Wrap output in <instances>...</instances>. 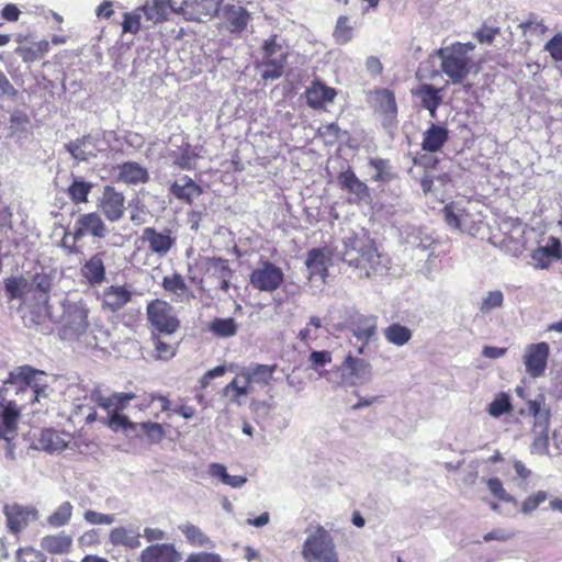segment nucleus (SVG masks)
<instances>
[{"instance_id":"1","label":"nucleus","mask_w":562,"mask_h":562,"mask_svg":"<svg viewBox=\"0 0 562 562\" xmlns=\"http://www.w3.org/2000/svg\"><path fill=\"white\" fill-rule=\"evenodd\" d=\"M337 251L345 263L359 271L360 277L370 278L383 271L375 244L366 234L349 232L344 236Z\"/></svg>"},{"instance_id":"2","label":"nucleus","mask_w":562,"mask_h":562,"mask_svg":"<svg viewBox=\"0 0 562 562\" xmlns=\"http://www.w3.org/2000/svg\"><path fill=\"white\" fill-rule=\"evenodd\" d=\"M133 398H135L134 393H113L105 396L100 390L91 392V401L108 413L103 424L114 431H136L137 423L131 422L123 414Z\"/></svg>"},{"instance_id":"3","label":"nucleus","mask_w":562,"mask_h":562,"mask_svg":"<svg viewBox=\"0 0 562 562\" xmlns=\"http://www.w3.org/2000/svg\"><path fill=\"white\" fill-rule=\"evenodd\" d=\"M475 45L472 42H456L441 47L437 55L441 61V71L451 79L452 83H461L470 74L472 67L471 53Z\"/></svg>"},{"instance_id":"4","label":"nucleus","mask_w":562,"mask_h":562,"mask_svg":"<svg viewBox=\"0 0 562 562\" xmlns=\"http://www.w3.org/2000/svg\"><path fill=\"white\" fill-rule=\"evenodd\" d=\"M302 544L303 562H339L334 539L323 526H310Z\"/></svg>"},{"instance_id":"5","label":"nucleus","mask_w":562,"mask_h":562,"mask_svg":"<svg viewBox=\"0 0 562 562\" xmlns=\"http://www.w3.org/2000/svg\"><path fill=\"white\" fill-rule=\"evenodd\" d=\"M443 215L446 223L452 229L469 235H475L480 231L482 216L476 211L475 203L471 201H458L446 205Z\"/></svg>"},{"instance_id":"6","label":"nucleus","mask_w":562,"mask_h":562,"mask_svg":"<svg viewBox=\"0 0 562 562\" xmlns=\"http://www.w3.org/2000/svg\"><path fill=\"white\" fill-rule=\"evenodd\" d=\"M109 233L106 225L104 224L101 215L97 212L80 214L74 224V232H66L61 246L67 249L69 254L78 251L76 243L85 238L86 236H92L94 238H104Z\"/></svg>"},{"instance_id":"7","label":"nucleus","mask_w":562,"mask_h":562,"mask_svg":"<svg viewBox=\"0 0 562 562\" xmlns=\"http://www.w3.org/2000/svg\"><path fill=\"white\" fill-rule=\"evenodd\" d=\"M89 308L82 301H66L61 317V335L65 339L80 338L88 329Z\"/></svg>"},{"instance_id":"8","label":"nucleus","mask_w":562,"mask_h":562,"mask_svg":"<svg viewBox=\"0 0 562 562\" xmlns=\"http://www.w3.org/2000/svg\"><path fill=\"white\" fill-rule=\"evenodd\" d=\"M148 323L160 334L172 335L180 328L175 307L160 299L150 301L146 306Z\"/></svg>"},{"instance_id":"9","label":"nucleus","mask_w":562,"mask_h":562,"mask_svg":"<svg viewBox=\"0 0 562 562\" xmlns=\"http://www.w3.org/2000/svg\"><path fill=\"white\" fill-rule=\"evenodd\" d=\"M288 52L277 42V37H271L262 46V59L258 65L260 76L263 80H276L283 74Z\"/></svg>"},{"instance_id":"10","label":"nucleus","mask_w":562,"mask_h":562,"mask_svg":"<svg viewBox=\"0 0 562 562\" xmlns=\"http://www.w3.org/2000/svg\"><path fill=\"white\" fill-rule=\"evenodd\" d=\"M340 385L353 387L372 381L373 371L371 363L351 353H348L338 367Z\"/></svg>"},{"instance_id":"11","label":"nucleus","mask_w":562,"mask_h":562,"mask_svg":"<svg viewBox=\"0 0 562 562\" xmlns=\"http://www.w3.org/2000/svg\"><path fill=\"white\" fill-rule=\"evenodd\" d=\"M550 356V346L544 341L529 344L522 353V363L526 373L538 379L544 375Z\"/></svg>"},{"instance_id":"12","label":"nucleus","mask_w":562,"mask_h":562,"mask_svg":"<svg viewBox=\"0 0 562 562\" xmlns=\"http://www.w3.org/2000/svg\"><path fill=\"white\" fill-rule=\"evenodd\" d=\"M562 260V244L555 236L542 238L530 255V265L537 270H547L553 262Z\"/></svg>"},{"instance_id":"13","label":"nucleus","mask_w":562,"mask_h":562,"mask_svg":"<svg viewBox=\"0 0 562 562\" xmlns=\"http://www.w3.org/2000/svg\"><path fill=\"white\" fill-rule=\"evenodd\" d=\"M12 383L24 382L33 390L35 401L47 397L48 375L46 372L36 370L30 366H22L10 373Z\"/></svg>"},{"instance_id":"14","label":"nucleus","mask_w":562,"mask_h":562,"mask_svg":"<svg viewBox=\"0 0 562 562\" xmlns=\"http://www.w3.org/2000/svg\"><path fill=\"white\" fill-rule=\"evenodd\" d=\"M283 281L284 273L282 269L269 261L261 262L250 274L252 288L263 292L276 291Z\"/></svg>"},{"instance_id":"15","label":"nucleus","mask_w":562,"mask_h":562,"mask_svg":"<svg viewBox=\"0 0 562 562\" xmlns=\"http://www.w3.org/2000/svg\"><path fill=\"white\" fill-rule=\"evenodd\" d=\"M221 2L222 0H184L175 12L182 14L186 20L202 22L218 13Z\"/></svg>"},{"instance_id":"16","label":"nucleus","mask_w":562,"mask_h":562,"mask_svg":"<svg viewBox=\"0 0 562 562\" xmlns=\"http://www.w3.org/2000/svg\"><path fill=\"white\" fill-rule=\"evenodd\" d=\"M8 528L16 533L23 530L30 522L38 518V510L34 506L9 504L3 508Z\"/></svg>"},{"instance_id":"17","label":"nucleus","mask_w":562,"mask_h":562,"mask_svg":"<svg viewBox=\"0 0 562 562\" xmlns=\"http://www.w3.org/2000/svg\"><path fill=\"white\" fill-rule=\"evenodd\" d=\"M223 25L231 33H239L250 21V13L238 3H227L218 11Z\"/></svg>"},{"instance_id":"18","label":"nucleus","mask_w":562,"mask_h":562,"mask_svg":"<svg viewBox=\"0 0 562 562\" xmlns=\"http://www.w3.org/2000/svg\"><path fill=\"white\" fill-rule=\"evenodd\" d=\"M67 150L77 161H88L99 151L105 150V143L94 136H86L66 145Z\"/></svg>"},{"instance_id":"19","label":"nucleus","mask_w":562,"mask_h":562,"mask_svg":"<svg viewBox=\"0 0 562 562\" xmlns=\"http://www.w3.org/2000/svg\"><path fill=\"white\" fill-rule=\"evenodd\" d=\"M147 244L151 252L159 257L166 256L175 245V238L170 231L158 232L154 227H146L140 237Z\"/></svg>"},{"instance_id":"20","label":"nucleus","mask_w":562,"mask_h":562,"mask_svg":"<svg viewBox=\"0 0 562 562\" xmlns=\"http://www.w3.org/2000/svg\"><path fill=\"white\" fill-rule=\"evenodd\" d=\"M503 231L505 235L503 243L508 251L515 257L521 255L526 249V225L517 220H513L503 225Z\"/></svg>"},{"instance_id":"21","label":"nucleus","mask_w":562,"mask_h":562,"mask_svg":"<svg viewBox=\"0 0 562 562\" xmlns=\"http://www.w3.org/2000/svg\"><path fill=\"white\" fill-rule=\"evenodd\" d=\"M99 206L109 221L116 222L124 214V196L113 187L106 186L100 199Z\"/></svg>"},{"instance_id":"22","label":"nucleus","mask_w":562,"mask_h":562,"mask_svg":"<svg viewBox=\"0 0 562 562\" xmlns=\"http://www.w3.org/2000/svg\"><path fill=\"white\" fill-rule=\"evenodd\" d=\"M305 265L311 280L324 282L330 265L329 252L325 249H312L308 251Z\"/></svg>"},{"instance_id":"23","label":"nucleus","mask_w":562,"mask_h":562,"mask_svg":"<svg viewBox=\"0 0 562 562\" xmlns=\"http://www.w3.org/2000/svg\"><path fill=\"white\" fill-rule=\"evenodd\" d=\"M161 285L164 290L172 296L173 302L184 303L194 299L193 293L180 273L173 272L169 276H165Z\"/></svg>"},{"instance_id":"24","label":"nucleus","mask_w":562,"mask_h":562,"mask_svg":"<svg viewBox=\"0 0 562 562\" xmlns=\"http://www.w3.org/2000/svg\"><path fill=\"white\" fill-rule=\"evenodd\" d=\"M180 560V553L168 543L151 544L144 549L139 557V562H179Z\"/></svg>"},{"instance_id":"25","label":"nucleus","mask_w":562,"mask_h":562,"mask_svg":"<svg viewBox=\"0 0 562 562\" xmlns=\"http://www.w3.org/2000/svg\"><path fill=\"white\" fill-rule=\"evenodd\" d=\"M114 177L117 181L137 184L148 180V171L145 167L135 161H127L114 167Z\"/></svg>"},{"instance_id":"26","label":"nucleus","mask_w":562,"mask_h":562,"mask_svg":"<svg viewBox=\"0 0 562 562\" xmlns=\"http://www.w3.org/2000/svg\"><path fill=\"white\" fill-rule=\"evenodd\" d=\"M0 416H1V425H0V438H3L7 441H10L13 438V435L16 429L20 411L18 406L9 402L7 405L3 404V397L0 394Z\"/></svg>"},{"instance_id":"27","label":"nucleus","mask_w":562,"mask_h":562,"mask_svg":"<svg viewBox=\"0 0 562 562\" xmlns=\"http://www.w3.org/2000/svg\"><path fill=\"white\" fill-rule=\"evenodd\" d=\"M20 45L15 48V54L22 57L23 61L32 63L43 58L49 50V42L42 40L30 42L25 36H19Z\"/></svg>"},{"instance_id":"28","label":"nucleus","mask_w":562,"mask_h":562,"mask_svg":"<svg viewBox=\"0 0 562 562\" xmlns=\"http://www.w3.org/2000/svg\"><path fill=\"white\" fill-rule=\"evenodd\" d=\"M276 369V364L254 363L241 369L240 371L249 383L251 391H254V385H268L273 379Z\"/></svg>"},{"instance_id":"29","label":"nucleus","mask_w":562,"mask_h":562,"mask_svg":"<svg viewBox=\"0 0 562 562\" xmlns=\"http://www.w3.org/2000/svg\"><path fill=\"white\" fill-rule=\"evenodd\" d=\"M104 252L100 251L91 256L81 267L82 277L90 284H100L105 279Z\"/></svg>"},{"instance_id":"30","label":"nucleus","mask_w":562,"mask_h":562,"mask_svg":"<svg viewBox=\"0 0 562 562\" xmlns=\"http://www.w3.org/2000/svg\"><path fill=\"white\" fill-rule=\"evenodd\" d=\"M132 300V293L123 285H111L102 293L103 306L111 312L124 307Z\"/></svg>"},{"instance_id":"31","label":"nucleus","mask_w":562,"mask_h":562,"mask_svg":"<svg viewBox=\"0 0 562 562\" xmlns=\"http://www.w3.org/2000/svg\"><path fill=\"white\" fill-rule=\"evenodd\" d=\"M449 132L445 126L431 124L423 134L422 148L428 153L439 151L447 143Z\"/></svg>"},{"instance_id":"32","label":"nucleus","mask_w":562,"mask_h":562,"mask_svg":"<svg viewBox=\"0 0 562 562\" xmlns=\"http://www.w3.org/2000/svg\"><path fill=\"white\" fill-rule=\"evenodd\" d=\"M207 474L216 483H222L232 488H241L247 483L244 475H232L227 472V468L218 462H212L207 467Z\"/></svg>"},{"instance_id":"33","label":"nucleus","mask_w":562,"mask_h":562,"mask_svg":"<svg viewBox=\"0 0 562 562\" xmlns=\"http://www.w3.org/2000/svg\"><path fill=\"white\" fill-rule=\"evenodd\" d=\"M71 437L54 429H45L41 432L38 446L47 452H60L69 443Z\"/></svg>"},{"instance_id":"34","label":"nucleus","mask_w":562,"mask_h":562,"mask_svg":"<svg viewBox=\"0 0 562 562\" xmlns=\"http://www.w3.org/2000/svg\"><path fill=\"white\" fill-rule=\"evenodd\" d=\"M351 330L352 336L358 341L370 344L371 341L375 340L378 336L376 318L373 316H360L355 322Z\"/></svg>"},{"instance_id":"35","label":"nucleus","mask_w":562,"mask_h":562,"mask_svg":"<svg viewBox=\"0 0 562 562\" xmlns=\"http://www.w3.org/2000/svg\"><path fill=\"white\" fill-rule=\"evenodd\" d=\"M109 540L113 546H123L130 549L140 547V533L132 527H116L110 531Z\"/></svg>"},{"instance_id":"36","label":"nucleus","mask_w":562,"mask_h":562,"mask_svg":"<svg viewBox=\"0 0 562 562\" xmlns=\"http://www.w3.org/2000/svg\"><path fill=\"white\" fill-rule=\"evenodd\" d=\"M335 97V89L321 82H314L306 91L307 103L314 109L323 108L326 103L333 102Z\"/></svg>"},{"instance_id":"37","label":"nucleus","mask_w":562,"mask_h":562,"mask_svg":"<svg viewBox=\"0 0 562 562\" xmlns=\"http://www.w3.org/2000/svg\"><path fill=\"white\" fill-rule=\"evenodd\" d=\"M171 193L179 200L188 203L202 193L201 188L188 176L179 178L171 184Z\"/></svg>"},{"instance_id":"38","label":"nucleus","mask_w":562,"mask_h":562,"mask_svg":"<svg viewBox=\"0 0 562 562\" xmlns=\"http://www.w3.org/2000/svg\"><path fill=\"white\" fill-rule=\"evenodd\" d=\"M72 546V538L65 532L45 536L41 541L44 551L52 554L68 553Z\"/></svg>"},{"instance_id":"39","label":"nucleus","mask_w":562,"mask_h":562,"mask_svg":"<svg viewBox=\"0 0 562 562\" xmlns=\"http://www.w3.org/2000/svg\"><path fill=\"white\" fill-rule=\"evenodd\" d=\"M175 11L171 0H151L140 7L143 14L153 23H159L167 19L168 10Z\"/></svg>"},{"instance_id":"40","label":"nucleus","mask_w":562,"mask_h":562,"mask_svg":"<svg viewBox=\"0 0 562 562\" xmlns=\"http://www.w3.org/2000/svg\"><path fill=\"white\" fill-rule=\"evenodd\" d=\"M338 180L342 188L353 193L359 200H363L369 196L367 184L360 181L352 170L348 169L340 172Z\"/></svg>"},{"instance_id":"41","label":"nucleus","mask_w":562,"mask_h":562,"mask_svg":"<svg viewBox=\"0 0 562 562\" xmlns=\"http://www.w3.org/2000/svg\"><path fill=\"white\" fill-rule=\"evenodd\" d=\"M440 92L441 89H437L431 85H423L417 91L423 106L429 111L432 119L436 117V111L442 101Z\"/></svg>"},{"instance_id":"42","label":"nucleus","mask_w":562,"mask_h":562,"mask_svg":"<svg viewBox=\"0 0 562 562\" xmlns=\"http://www.w3.org/2000/svg\"><path fill=\"white\" fill-rule=\"evenodd\" d=\"M251 387L241 371L224 389V395L229 396L231 401L240 405V397L250 394Z\"/></svg>"},{"instance_id":"43","label":"nucleus","mask_w":562,"mask_h":562,"mask_svg":"<svg viewBox=\"0 0 562 562\" xmlns=\"http://www.w3.org/2000/svg\"><path fill=\"white\" fill-rule=\"evenodd\" d=\"M180 531L186 536L188 542L194 547L214 548V542L198 527L192 524L179 526Z\"/></svg>"},{"instance_id":"44","label":"nucleus","mask_w":562,"mask_h":562,"mask_svg":"<svg viewBox=\"0 0 562 562\" xmlns=\"http://www.w3.org/2000/svg\"><path fill=\"white\" fill-rule=\"evenodd\" d=\"M209 330L217 337L228 338V337H233L237 334L238 324L232 317L214 318L209 324Z\"/></svg>"},{"instance_id":"45","label":"nucleus","mask_w":562,"mask_h":562,"mask_svg":"<svg viewBox=\"0 0 562 562\" xmlns=\"http://www.w3.org/2000/svg\"><path fill=\"white\" fill-rule=\"evenodd\" d=\"M5 292L10 300L26 301V295L32 292V285L24 278H10L4 284Z\"/></svg>"},{"instance_id":"46","label":"nucleus","mask_w":562,"mask_h":562,"mask_svg":"<svg viewBox=\"0 0 562 562\" xmlns=\"http://www.w3.org/2000/svg\"><path fill=\"white\" fill-rule=\"evenodd\" d=\"M74 506L65 501L47 517V524L54 528H60L69 524L72 516Z\"/></svg>"},{"instance_id":"47","label":"nucleus","mask_w":562,"mask_h":562,"mask_svg":"<svg viewBox=\"0 0 562 562\" xmlns=\"http://www.w3.org/2000/svg\"><path fill=\"white\" fill-rule=\"evenodd\" d=\"M93 184L89 181H85L80 177L74 178V181L68 188V195L71 201L76 204L85 203L88 201V195L91 192Z\"/></svg>"},{"instance_id":"48","label":"nucleus","mask_w":562,"mask_h":562,"mask_svg":"<svg viewBox=\"0 0 562 562\" xmlns=\"http://www.w3.org/2000/svg\"><path fill=\"white\" fill-rule=\"evenodd\" d=\"M384 337L390 344L401 347L411 340L412 331L400 324H392L384 329Z\"/></svg>"},{"instance_id":"49","label":"nucleus","mask_w":562,"mask_h":562,"mask_svg":"<svg viewBox=\"0 0 562 562\" xmlns=\"http://www.w3.org/2000/svg\"><path fill=\"white\" fill-rule=\"evenodd\" d=\"M376 102L379 110L389 119H394L397 112L394 94L387 90L382 89L376 92Z\"/></svg>"},{"instance_id":"50","label":"nucleus","mask_w":562,"mask_h":562,"mask_svg":"<svg viewBox=\"0 0 562 562\" xmlns=\"http://www.w3.org/2000/svg\"><path fill=\"white\" fill-rule=\"evenodd\" d=\"M513 409L510 397L507 393H498L488 404L486 412L494 418H498Z\"/></svg>"},{"instance_id":"51","label":"nucleus","mask_w":562,"mask_h":562,"mask_svg":"<svg viewBox=\"0 0 562 562\" xmlns=\"http://www.w3.org/2000/svg\"><path fill=\"white\" fill-rule=\"evenodd\" d=\"M322 329L323 324L321 318L312 316L306 326L299 331L297 338L305 345H308L319 338Z\"/></svg>"},{"instance_id":"52","label":"nucleus","mask_w":562,"mask_h":562,"mask_svg":"<svg viewBox=\"0 0 562 562\" xmlns=\"http://www.w3.org/2000/svg\"><path fill=\"white\" fill-rule=\"evenodd\" d=\"M206 278H214L216 281L220 278L231 277L232 271L227 262L223 259H206L205 261Z\"/></svg>"},{"instance_id":"53","label":"nucleus","mask_w":562,"mask_h":562,"mask_svg":"<svg viewBox=\"0 0 562 562\" xmlns=\"http://www.w3.org/2000/svg\"><path fill=\"white\" fill-rule=\"evenodd\" d=\"M151 339L155 349L154 358L156 360L168 361L176 356L177 346L175 344H169L156 335Z\"/></svg>"},{"instance_id":"54","label":"nucleus","mask_w":562,"mask_h":562,"mask_svg":"<svg viewBox=\"0 0 562 562\" xmlns=\"http://www.w3.org/2000/svg\"><path fill=\"white\" fill-rule=\"evenodd\" d=\"M504 303V294L499 290L488 291L482 299L479 310L483 314H488L493 310L499 308Z\"/></svg>"},{"instance_id":"55","label":"nucleus","mask_w":562,"mask_h":562,"mask_svg":"<svg viewBox=\"0 0 562 562\" xmlns=\"http://www.w3.org/2000/svg\"><path fill=\"white\" fill-rule=\"evenodd\" d=\"M138 427L147 437L150 443H159L165 437L166 431L164 427L154 422L137 423Z\"/></svg>"},{"instance_id":"56","label":"nucleus","mask_w":562,"mask_h":562,"mask_svg":"<svg viewBox=\"0 0 562 562\" xmlns=\"http://www.w3.org/2000/svg\"><path fill=\"white\" fill-rule=\"evenodd\" d=\"M352 31L353 27L349 24V18L339 16L333 34L336 43L344 45L350 42L352 38Z\"/></svg>"},{"instance_id":"57","label":"nucleus","mask_w":562,"mask_h":562,"mask_svg":"<svg viewBox=\"0 0 562 562\" xmlns=\"http://www.w3.org/2000/svg\"><path fill=\"white\" fill-rule=\"evenodd\" d=\"M142 13L140 7L133 12L124 13V21L122 23L124 33L136 34L139 31Z\"/></svg>"},{"instance_id":"58","label":"nucleus","mask_w":562,"mask_h":562,"mask_svg":"<svg viewBox=\"0 0 562 562\" xmlns=\"http://www.w3.org/2000/svg\"><path fill=\"white\" fill-rule=\"evenodd\" d=\"M486 485L491 494L498 499L506 502V503H515L516 499L514 496L508 494L506 490L503 486V483L497 477H492L486 481Z\"/></svg>"},{"instance_id":"59","label":"nucleus","mask_w":562,"mask_h":562,"mask_svg":"<svg viewBox=\"0 0 562 562\" xmlns=\"http://www.w3.org/2000/svg\"><path fill=\"white\" fill-rule=\"evenodd\" d=\"M32 285V291L38 292L37 301L46 304L49 299V291L52 288L50 280L45 276H37Z\"/></svg>"},{"instance_id":"60","label":"nucleus","mask_w":562,"mask_h":562,"mask_svg":"<svg viewBox=\"0 0 562 562\" xmlns=\"http://www.w3.org/2000/svg\"><path fill=\"white\" fill-rule=\"evenodd\" d=\"M499 32V26L491 25L487 22H484L482 26L475 32L474 36L481 44H492Z\"/></svg>"},{"instance_id":"61","label":"nucleus","mask_w":562,"mask_h":562,"mask_svg":"<svg viewBox=\"0 0 562 562\" xmlns=\"http://www.w3.org/2000/svg\"><path fill=\"white\" fill-rule=\"evenodd\" d=\"M83 519L89 525H112L115 521L114 515L102 514L91 509L85 512Z\"/></svg>"},{"instance_id":"62","label":"nucleus","mask_w":562,"mask_h":562,"mask_svg":"<svg viewBox=\"0 0 562 562\" xmlns=\"http://www.w3.org/2000/svg\"><path fill=\"white\" fill-rule=\"evenodd\" d=\"M16 560L18 562H45L43 554L31 547L19 549Z\"/></svg>"},{"instance_id":"63","label":"nucleus","mask_w":562,"mask_h":562,"mask_svg":"<svg viewBox=\"0 0 562 562\" xmlns=\"http://www.w3.org/2000/svg\"><path fill=\"white\" fill-rule=\"evenodd\" d=\"M318 134L327 144H334L340 136V128L335 123H329L321 126Z\"/></svg>"},{"instance_id":"64","label":"nucleus","mask_w":562,"mask_h":562,"mask_svg":"<svg viewBox=\"0 0 562 562\" xmlns=\"http://www.w3.org/2000/svg\"><path fill=\"white\" fill-rule=\"evenodd\" d=\"M544 49L555 61H562V35L553 36L544 46Z\"/></svg>"}]
</instances>
